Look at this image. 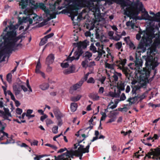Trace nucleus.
<instances>
[{"mask_svg": "<svg viewBox=\"0 0 160 160\" xmlns=\"http://www.w3.org/2000/svg\"><path fill=\"white\" fill-rule=\"evenodd\" d=\"M98 1L99 0H57L54 4L50 3L49 5L51 10L54 11L56 8V5L62 2V6L58 7V9L60 10L64 8H68L72 20L73 21L74 17L78 14V10L80 8L81 3H82L87 7L89 11L96 13L99 11L97 5Z\"/></svg>", "mask_w": 160, "mask_h": 160, "instance_id": "obj_1", "label": "nucleus"}, {"mask_svg": "<svg viewBox=\"0 0 160 160\" xmlns=\"http://www.w3.org/2000/svg\"><path fill=\"white\" fill-rule=\"evenodd\" d=\"M141 52H143L141 50L139 53L136 51L135 59L134 61V63H130L128 66L132 69H135L140 73V84L141 87L145 88L146 84L148 82V78L150 74V72L146 68H143V70H140V68L142 67V61L141 57L137 56V53H140Z\"/></svg>", "mask_w": 160, "mask_h": 160, "instance_id": "obj_2", "label": "nucleus"}, {"mask_svg": "<svg viewBox=\"0 0 160 160\" xmlns=\"http://www.w3.org/2000/svg\"><path fill=\"white\" fill-rule=\"evenodd\" d=\"M142 36V39L137 48V52H141V50L143 52H145L146 50V47L150 46L152 42V39L154 37V35L150 33L147 31H141L139 32V33L137 34L136 38L139 40Z\"/></svg>", "mask_w": 160, "mask_h": 160, "instance_id": "obj_3", "label": "nucleus"}, {"mask_svg": "<svg viewBox=\"0 0 160 160\" xmlns=\"http://www.w3.org/2000/svg\"><path fill=\"white\" fill-rule=\"evenodd\" d=\"M142 6L141 5L140 8L137 7L136 4L130 7H127L124 9V14L129 17L130 19L132 20L129 21L126 23V25L128 27H130L132 28H134L135 24L137 20L141 19L138 16L140 11H142Z\"/></svg>", "mask_w": 160, "mask_h": 160, "instance_id": "obj_4", "label": "nucleus"}, {"mask_svg": "<svg viewBox=\"0 0 160 160\" xmlns=\"http://www.w3.org/2000/svg\"><path fill=\"white\" fill-rule=\"evenodd\" d=\"M156 52L155 49L150 48L148 49L147 52V56L145 58V65L147 68H151L152 69L154 70L155 68L157 66L159 63L157 62L158 58L155 57L153 58V55L155 54L154 53Z\"/></svg>", "mask_w": 160, "mask_h": 160, "instance_id": "obj_5", "label": "nucleus"}, {"mask_svg": "<svg viewBox=\"0 0 160 160\" xmlns=\"http://www.w3.org/2000/svg\"><path fill=\"white\" fill-rule=\"evenodd\" d=\"M29 5L32 8L34 9H36L38 8H40L44 10L47 16L49 15V17H48V21L50 20L55 18L56 15L55 14H51L50 13V11L48 9H46V7L44 4L42 2H36L34 0H29Z\"/></svg>", "mask_w": 160, "mask_h": 160, "instance_id": "obj_6", "label": "nucleus"}, {"mask_svg": "<svg viewBox=\"0 0 160 160\" xmlns=\"http://www.w3.org/2000/svg\"><path fill=\"white\" fill-rule=\"evenodd\" d=\"M126 61L127 60L125 59L121 60L120 61L119 65L118 66V68L122 70L126 78L128 79H129V78L131 76V72L128 68L124 67L126 63Z\"/></svg>", "mask_w": 160, "mask_h": 160, "instance_id": "obj_7", "label": "nucleus"}, {"mask_svg": "<svg viewBox=\"0 0 160 160\" xmlns=\"http://www.w3.org/2000/svg\"><path fill=\"white\" fill-rule=\"evenodd\" d=\"M91 144V143L88 144L86 148H84V146L80 145V147L78 148L77 150L75 151V155L76 156L79 157V159H81L83 153H88L89 152V148Z\"/></svg>", "mask_w": 160, "mask_h": 160, "instance_id": "obj_8", "label": "nucleus"}, {"mask_svg": "<svg viewBox=\"0 0 160 160\" xmlns=\"http://www.w3.org/2000/svg\"><path fill=\"white\" fill-rule=\"evenodd\" d=\"M75 151L73 152L67 150L66 152L62 154L61 155L58 156L57 157L55 156V160H66V159L67 157L73 158V156H75Z\"/></svg>", "mask_w": 160, "mask_h": 160, "instance_id": "obj_9", "label": "nucleus"}, {"mask_svg": "<svg viewBox=\"0 0 160 160\" xmlns=\"http://www.w3.org/2000/svg\"><path fill=\"white\" fill-rule=\"evenodd\" d=\"M95 35L97 39H99L102 42H107L108 40L106 39L103 31L102 30L97 29L96 30Z\"/></svg>", "mask_w": 160, "mask_h": 160, "instance_id": "obj_10", "label": "nucleus"}, {"mask_svg": "<svg viewBox=\"0 0 160 160\" xmlns=\"http://www.w3.org/2000/svg\"><path fill=\"white\" fill-rule=\"evenodd\" d=\"M83 53L82 50H79L77 48V50L74 53V56L72 57L67 58V61L68 62H71L74 60H78L79 59L80 56Z\"/></svg>", "mask_w": 160, "mask_h": 160, "instance_id": "obj_11", "label": "nucleus"}, {"mask_svg": "<svg viewBox=\"0 0 160 160\" xmlns=\"http://www.w3.org/2000/svg\"><path fill=\"white\" fill-rule=\"evenodd\" d=\"M150 151L151 152L146 154V157L148 156V155H152L153 156L157 157L159 159H160V148H157L154 149V151L152 149H151Z\"/></svg>", "mask_w": 160, "mask_h": 160, "instance_id": "obj_12", "label": "nucleus"}, {"mask_svg": "<svg viewBox=\"0 0 160 160\" xmlns=\"http://www.w3.org/2000/svg\"><path fill=\"white\" fill-rule=\"evenodd\" d=\"M88 42L87 40H85L83 42H81L79 43H74L73 45L75 47H77V48L79 50H82V48H85L88 45Z\"/></svg>", "mask_w": 160, "mask_h": 160, "instance_id": "obj_13", "label": "nucleus"}, {"mask_svg": "<svg viewBox=\"0 0 160 160\" xmlns=\"http://www.w3.org/2000/svg\"><path fill=\"white\" fill-rule=\"evenodd\" d=\"M54 54L52 53L50 54L46 58V63L47 65L52 64L54 61Z\"/></svg>", "mask_w": 160, "mask_h": 160, "instance_id": "obj_14", "label": "nucleus"}, {"mask_svg": "<svg viewBox=\"0 0 160 160\" xmlns=\"http://www.w3.org/2000/svg\"><path fill=\"white\" fill-rule=\"evenodd\" d=\"M122 75L121 73L114 71L112 76V82H116L118 81L119 78H121Z\"/></svg>", "mask_w": 160, "mask_h": 160, "instance_id": "obj_15", "label": "nucleus"}, {"mask_svg": "<svg viewBox=\"0 0 160 160\" xmlns=\"http://www.w3.org/2000/svg\"><path fill=\"white\" fill-rule=\"evenodd\" d=\"M17 2H19V5L21 6L22 9H24L28 3L29 4V0H16Z\"/></svg>", "mask_w": 160, "mask_h": 160, "instance_id": "obj_16", "label": "nucleus"}, {"mask_svg": "<svg viewBox=\"0 0 160 160\" xmlns=\"http://www.w3.org/2000/svg\"><path fill=\"white\" fill-rule=\"evenodd\" d=\"M75 66L72 65L68 68L64 70L63 71V73L65 74H68L70 73H73L75 72Z\"/></svg>", "mask_w": 160, "mask_h": 160, "instance_id": "obj_17", "label": "nucleus"}, {"mask_svg": "<svg viewBox=\"0 0 160 160\" xmlns=\"http://www.w3.org/2000/svg\"><path fill=\"white\" fill-rule=\"evenodd\" d=\"M138 100V99H137V98L136 96L132 98H130L127 100V102H129L128 104L125 105V106H127L129 105L130 106L132 104L135 103Z\"/></svg>", "mask_w": 160, "mask_h": 160, "instance_id": "obj_18", "label": "nucleus"}, {"mask_svg": "<svg viewBox=\"0 0 160 160\" xmlns=\"http://www.w3.org/2000/svg\"><path fill=\"white\" fill-rule=\"evenodd\" d=\"M4 110L5 113L3 112V113L2 114V116H3V118L4 119H6L9 121H11V120L8 117H11L12 116L11 113L9 112V110L8 109L7 110L5 108H4Z\"/></svg>", "mask_w": 160, "mask_h": 160, "instance_id": "obj_19", "label": "nucleus"}, {"mask_svg": "<svg viewBox=\"0 0 160 160\" xmlns=\"http://www.w3.org/2000/svg\"><path fill=\"white\" fill-rule=\"evenodd\" d=\"M142 11V12H143L144 11H145L144 13L142 14V18H141V19H144L145 20H150V18H151V17L149 16L148 13V12L146 11H145V9H144V11H143V9L142 11Z\"/></svg>", "mask_w": 160, "mask_h": 160, "instance_id": "obj_20", "label": "nucleus"}, {"mask_svg": "<svg viewBox=\"0 0 160 160\" xmlns=\"http://www.w3.org/2000/svg\"><path fill=\"white\" fill-rule=\"evenodd\" d=\"M83 81L82 80H80L77 83L73 85L71 88L73 90H76L77 89L80 88L83 83Z\"/></svg>", "mask_w": 160, "mask_h": 160, "instance_id": "obj_21", "label": "nucleus"}, {"mask_svg": "<svg viewBox=\"0 0 160 160\" xmlns=\"http://www.w3.org/2000/svg\"><path fill=\"white\" fill-rule=\"evenodd\" d=\"M129 37H127L125 38L124 40L127 42L130 48H133L134 49H135V47L134 45L132 42L129 41Z\"/></svg>", "mask_w": 160, "mask_h": 160, "instance_id": "obj_22", "label": "nucleus"}, {"mask_svg": "<svg viewBox=\"0 0 160 160\" xmlns=\"http://www.w3.org/2000/svg\"><path fill=\"white\" fill-rule=\"evenodd\" d=\"M125 85L124 83L120 81L118 82L117 87L119 90L123 91L125 89Z\"/></svg>", "mask_w": 160, "mask_h": 160, "instance_id": "obj_23", "label": "nucleus"}, {"mask_svg": "<svg viewBox=\"0 0 160 160\" xmlns=\"http://www.w3.org/2000/svg\"><path fill=\"white\" fill-rule=\"evenodd\" d=\"M101 48L99 49V50L98 51V54L97 57L99 58L101 57L102 55H103L104 56H105V52L103 50V46H101Z\"/></svg>", "mask_w": 160, "mask_h": 160, "instance_id": "obj_24", "label": "nucleus"}, {"mask_svg": "<svg viewBox=\"0 0 160 160\" xmlns=\"http://www.w3.org/2000/svg\"><path fill=\"white\" fill-rule=\"evenodd\" d=\"M118 111V109H116L114 111L110 112L109 117L110 118H116V116L118 115L119 113Z\"/></svg>", "mask_w": 160, "mask_h": 160, "instance_id": "obj_25", "label": "nucleus"}, {"mask_svg": "<svg viewBox=\"0 0 160 160\" xmlns=\"http://www.w3.org/2000/svg\"><path fill=\"white\" fill-rule=\"evenodd\" d=\"M92 56V54L91 53L87 52L83 55V57L84 59H87L89 60H90L91 59L90 58Z\"/></svg>", "mask_w": 160, "mask_h": 160, "instance_id": "obj_26", "label": "nucleus"}, {"mask_svg": "<svg viewBox=\"0 0 160 160\" xmlns=\"http://www.w3.org/2000/svg\"><path fill=\"white\" fill-rule=\"evenodd\" d=\"M39 87L42 90H45L48 88L49 85L48 83H43L40 85Z\"/></svg>", "mask_w": 160, "mask_h": 160, "instance_id": "obj_27", "label": "nucleus"}, {"mask_svg": "<svg viewBox=\"0 0 160 160\" xmlns=\"http://www.w3.org/2000/svg\"><path fill=\"white\" fill-rule=\"evenodd\" d=\"M78 105L77 103L75 102L72 103L71 104V111L73 112L75 111L77 108Z\"/></svg>", "mask_w": 160, "mask_h": 160, "instance_id": "obj_28", "label": "nucleus"}, {"mask_svg": "<svg viewBox=\"0 0 160 160\" xmlns=\"http://www.w3.org/2000/svg\"><path fill=\"white\" fill-rule=\"evenodd\" d=\"M95 26L93 22H91L90 23L86 24V27L89 31L93 30Z\"/></svg>", "mask_w": 160, "mask_h": 160, "instance_id": "obj_29", "label": "nucleus"}, {"mask_svg": "<svg viewBox=\"0 0 160 160\" xmlns=\"http://www.w3.org/2000/svg\"><path fill=\"white\" fill-rule=\"evenodd\" d=\"M82 96V95H78L76 96L71 97L70 98V100L72 101L77 102L80 99Z\"/></svg>", "mask_w": 160, "mask_h": 160, "instance_id": "obj_30", "label": "nucleus"}, {"mask_svg": "<svg viewBox=\"0 0 160 160\" xmlns=\"http://www.w3.org/2000/svg\"><path fill=\"white\" fill-rule=\"evenodd\" d=\"M108 94H109L110 97L112 98H118L120 96L119 93H117L115 92H113L111 91L109 92Z\"/></svg>", "mask_w": 160, "mask_h": 160, "instance_id": "obj_31", "label": "nucleus"}, {"mask_svg": "<svg viewBox=\"0 0 160 160\" xmlns=\"http://www.w3.org/2000/svg\"><path fill=\"white\" fill-rule=\"evenodd\" d=\"M90 60L84 59V60L82 61V65L83 68H86L88 67V63Z\"/></svg>", "mask_w": 160, "mask_h": 160, "instance_id": "obj_32", "label": "nucleus"}, {"mask_svg": "<svg viewBox=\"0 0 160 160\" xmlns=\"http://www.w3.org/2000/svg\"><path fill=\"white\" fill-rule=\"evenodd\" d=\"M114 102L111 101L108 106V108L109 109H114L117 107V105L114 104L113 105L111 106L112 104H113Z\"/></svg>", "mask_w": 160, "mask_h": 160, "instance_id": "obj_33", "label": "nucleus"}, {"mask_svg": "<svg viewBox=\"0 0 160 160\" xmlns=\"http://www.w3.org/2000/svg\"><path fill=\"white\" fill-rule=\"evenodd\" d=\"M47 41L48 40L47 39V38H45V37H44L41 40L39 43L40 45H43L46 43Z\"/></svg>", "mask_w": 160, "mask_h": 160, "instance_id": "obj_34", "label": "nucleus"}, {"mask_svg": "<svg viewBox=\"0 0 160 160\" xmlns=\"http://www.w3.org/2000/svg\"><path fill=\"white\" fill-rule=\"evenodd\" d=\"M160 44V38H156L153 43L154 45L156 46H158Z\"/></svg>", "mask_w": 160, "mask_h": 160, "instance_id": "obj_35", "label": "nucleus"}, {"mask_svg": "<svg viewBox=\"0 0 160 160\" xmlns=\"http://www.w3.org/2000/svg\"><path fill=\"white\" fill-rule=\"evenodd\" d=\"M12 75L11 73H8L7 75V80L8 82L10 83L12 81Z\"/></svg>", "mask_w": 160, "mask_h": 160, "instance_id": "obj_36", "label": "nucleus"}, {"mask_svg": "<svg viewBox=\"0 0 160 160\" xmlns=\"http://www.w3.org/2000/svg\"><path fill=\"white\" fill-rule=\"evenodd\" d=\"M31 18L34 21H39V19H38L37 18H39V16H38L36 14H33L31 15Z\"/></svg>", "mask_w": 160, "mask_h": 160, "instance_id": "obj_37", "label": "nucleus"}, {"mask_svg": "<svg viewBox=\"0 0 160 160\" xmlns=\"http://www.w3.org/2000/svg\"><path fill=\"white\" fill-rule=\"evenodd\" d=\"M90 49L93 52H96L97 51L96 50V48L94 46L93 44H91L90 46Z\"/></svg>", "mask_w": 160, "mask_h": 160, "instance_id": "obj_38", "label": "nucleus"}, {"mask_svg": "<svg viewBox=\"0 0 160 160\" xmlns=\"http://www.w3.org/2000/svg\"><path fill=\"white\" fill-rule=\"evenodd\" d=\"M91 73L89 72L87 73L85 75L84 77L82 78L81 80H82L83 83L85 81H86L87 80L89 75Z\"/></svg>", "mask_w": 160, "mask_h": 160, "instance_id": "obj_39", "label": "nucleus"}, {"mask_svg": "<svg viewBox=\"0 0 160 160\" xmlns=\"http://www.w3.org/2000/svg\"><path fill=\"white\" fill-rule=\"evenodd\" d=\"M45 145L46 146H47L50 147L51 148H52V149H54L55 150H56L57 149V147L56 146H55L53 145H52V144H49V143L46 144Z\"/></svg>", "mask_w": 160, "mask_h": 160, "instance_id": "obj_40", "label": "nucleus"}, {"mask_svg": "<svg viewBox=\"0 0 160 160\" xmlns=\"http://www.w3.org/2000/svg\"><path fill=\"white\" fill-rule=\"evenodd\" d=\"M5 129V127L3 126L2 127L1 129L0 130V132L1 133H3L4 135H6V137L8 138V134L7 133L5 132L4 131V130Z\"/></svg>", "mask_w": 160, "mask_h": 160, "instance_id": "obj_41", "label": "nucleus"}, {"mask_svg": "<svg viewBox=\"0 0 160 160\" xmlns=\"http://www.w3.org/2000/svg\"><path fill=\"white\" fill-rule=\"evenodd\" d=\"M58 127L57 126H54L52 128V131L53 133L56 134L58 132Z\"/></svg>", "mask_w": 160, "mask_h": 160, "instance_id": "obj_42", "label": "nucleus"}, {"mask_svg": "<svg viewBox=\"0 0 160 160\" xmlns=\"http://www.w3.org/2000/svg\"><path fill=\"white\" fill-rule=\"evenodd\" d=\"M106 68H107L109 69L113 68V66L109 63L106 62L105 64Z\"/></svg>", "mask_w": 160, "mask_h": 160, "instance_id": "obj_43", "label": "nucleus"}, {"mask_svg": "<svg viewBox=\"0 0 160 160\" xmlns=\"http://www.w3.org/2000/svg\"><path fill=\"white\" fill-rule=\"evenodd\" d=\"M122 43L121 42H118L116 44V47L118 49H120L122 46Z\"/></svg>", "mask_w": 160, "mask_h": 160, "instance_id": "obj_44", "label": "nucleus"}, {"mask_svg": "<svg viewBox=\"0 0 160 160\" xmlns=\"http://www.w3.org/2000/svg\"><path fill=\"white\" fill-rule=\"evenodd\" d=\"M118 111L123 112L124 111L125 112H127L128 110L127 108L126 107H124L123 108H118Z\"/></svg>", "mask_w": 160, "mask_h": 160, "instance_id": "obj_45", "label": "nucleus"}, {"mask_svg": "<svg viewBox=\"0 0 160 160\" xmlns=\"http://www.w3.org/2000/svg\"><path fill=\"white\" fill-rule=\"evenodd\" d=\"M87 82L88 83H94L95 82V80L93 78L91 77L89 78L88 80L87 81Z\"/></svg>", "mask_w": 160, "mask_h": 160, "instance_id": "obj_46", "label": "nucleus"}, {"mask_svg": "<svg viewBox=\"0 0 160 160\" xmlns=\"http://www.w3.org/2000/svg\"><path fill=\"white\" fill-rule=\"evenodd\" d=\"M41 67V64L40 63V59H39L37 63L36 66V68H40Z\"/></svg>", "mask_w": 160, "mask_h": 160, "instance_id": "obj_47", "label": "nucleus"}, {"mask_svg": "<svg viewBox=\"0 0 160 160\" xmlns=\"http://www.w3.org/2000/svg\"><path fill=\"white\" fill-rule=\"evenodd\" d=\"M136 97H137L138 100L139 99V100H141L145 98V96L144 94H143L142 95H138L137 96H136Z\"/></svg>", "mask_w": 160, "mask_h": 160, "instance_id": "obj_48", "label": "nucleus"}, {"mask_svg": "<svg viewBox=\"0 0 160 160\" xmlns=\"http://www.w3.org/2000/svg\"><path fill=\"white\" fill-rule=\"evenodd\" d=\"M53 112L55 115H59L60 113L59 110L58 109H55L53 110Z\"/></svg>", "mask_w": 160, "mask_h": 160, "instance_id": "obj_49", "label": "nucleus"}, {"mask_svg": "<svg viewBox=\"0 0 160 160\" xmlns=\"http://www.w3.org/2000/svg\"><path fill=\"white\" fill-rule=\"evenodd\" d=\"M95 65V62L94 61L88 63V67L90 68H92L93 66Z\"/></svg>", "mask_w": 160, "mask_h": 160, "instance_id": "obj_50", "label": "nucleus"}, {"mask_svg": "<svg viewBox=\"0 0 160 160\" xmlns=\"http://www.w3.org/2000/svg\"><path fill=\"white\" fill-rule=\"evenodd\" d=\"M69 64L68 62H65L64 63H61V66L63 68H67L68 67Z\"/></svg>", "mask_w": 160, "mask_h": 160, "instance_id": "obj_51", "label": "nucleus"}, {"mask_svg": "<svg viewBox=\"0 0 160 160\" xmlns=\"http://www.w3.org/2000/svg\"><path fill=\"white\" fill-rule=\"evenodd\" d=\"M126 97L124 93H122L120 97V101H123L125 100Z\"/></svg>", "mask_w": 160, "mask_h": 160, "instance_id": "obj_52", "label": "nucleus"}, {"mask_svg": "<svg viewBox=\"0 0 160 160\" xmlns=\"http://www.w3.org/2000/svg\"><path fill=\"white\" fill-rule=\"evenodd\" d=\"M82 13L80 14L79 16L77 17L76 21L77 22H79L82 19Z\"/></svg>", "mask_w": 160, "mask_h": 160, "instance_id": "obj_53", "label": "nucleus"}, {"mask_svg": "<svg viewBox=\"0 0 160 160\" xmlns=\"http://www.w3.org/2000/svg\"><path fill=\"white\" fill-rule=\"evenodd\" d=\"M92 98L94 100H97L99 99V97L97 94H94L92 96Z\"/></svg>", "mask_w": 160, "mask_h": 160, "instance_id": "obj_54", "label": "nucleus"}, {"mask_svg": "<svg viewBox=\"0 0 160 160\" xmlns=\"http://www.w3.org/2000/svg\"><path fill=\"white\" fill-rule=\"evenodd\" d=\"M22 112V110L20 108H18L16 109V112L18 114L21 115Z\"/></svg>", "mask_w": 160, "mask_h": 160, "instance_id": "obj_55", "label": "nucleus"}, {"mask_svg": "<svg viewBox=\"0 0 160 160\" xmlns=\"http://www.w3.org/2000/svg\"><path fill=\"white\" fill-rule=\"evenodd\" d=\"M27 86L29 89V91L31 92H32V89L29 85L28 80H27L26 82Z\"/></svg>", "mask_w": 160, "mask_h": 160, "instance_id": "obj_56", "label": "nucleus"}, {"mask_svg": "<svg viewBox=\"0 0 160 160\" xmlns=\"http://www.w3.org/2000/svg\"><path fill=\"white\" fill-rule=\"evenodd\" d=\"M33 110L31 109H28L27 110V113H26V116H28L30 114H32L33 112Z\"/></svg>", "mask_w": 160, "mask_h": 160, "instance_id": "obj_57", "label": "nucleus"}, {"mask_svg": "<svg viewBox=\"0 0 160 160\" xmlns=\"http://www.w3.org/2000/svg\"><path fill=\"white\" fill-rule=\"evenodd\" d=\"M54 35V33H51L50 34L44 36L45 38H47V39L48 40V39L49 38Z\"/></svg>", "mask_w": 160, "mask_h": 160, "instance_id": "obj_58", "label": "nucleus"}, {"mask_svg": "<svg viewBox=\"0 0 160 160\" xmlns=\"http://www.w3.org/2000/svg\"><path fill=\"white\" fill-rule=\"evenodd\" d=\"M106 116V115L105 113H104L102 114V116L100 119V121L101 122V121L104 120L105 119Z\"/></svg>", "mask_w": 160, "mask_h": 160, "instance_id": "obj_59", "label": "nucleus"}, {"mask_svg": "<svg viewBox=\"0 0 160 160\" xmlns=\"http://www.w3.org/2000/svg\"><path fill=\"white\" fill-rule=\"evenodd\" d=\"M104 91V88L103 87L100 88L98 91V93L100 94H102Z\"/></svg>", "mask_w": 160, "mask_h": 160, "instance_id": "obj_60", "label": "nucleus"}, {"mask_svg": "<svg viewBox=\"0 0 160 160\" xmlns=\"http://www.w3.org/2000/svg\"><path fill=\"white\" fill-rule=\"evenodd\" d=\"M89 125L90 126L88 128H86L85 129V130H87L88 129H89L90 130L92 129L93 128V126L94 125V124L92 123V124H91V123H89Z\"/></svg>", "mask_w": 160, "mask_h": 160, "instance_id": "obj_61", "label": "nucleus"}, {"mask_svg": "<svg viewBox=\"0 0 160 160\" xmlns=\"http://www.w3.org/2000/svg\"><path fill=\"white\" fill-rule=\"evenodd\" d=\"M38 143V141L36 140H34L33 142H31V145H37Z\"/></svg>", "mask_w": 160, "mask_h": 160, "instance_id": "obj_62", "label": "nucleus"}, {"mask_svg": "<svg viewBox=\"0 0 160 160\" xmlns=\"http://www.w3.org/2000/svg\"><path fill=\"white\" fill-rule=\"evenodd\" d=\"M29 17H23V19L22 20V22L25 23L28 21V20Z\"/></svg>", "mask_w": 160, "mask_h": 160, "instance_id": "obj_63", "label": "nucleus"}, {"mask_svg": "<svg viewBox=\"0 0 160 160\" xmlns=\"http://www.w3.org/2000/svg\"><path fill=\"white\" fill-rule=\"evenodd\" d=\"M48 116L46 115H44L43 116H42L40 118V120L42 121H43L44 119L47 118Z\"/></svg>", "mask_w": 160, "mask_h": 160, "instance_id": "obj_64", "label": "nucleus"}]
</instances>
